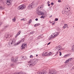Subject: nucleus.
Masks as SVG:
<instances>
[{"label": "nucleus", "instance_id": "obj_1", "mask_svg": "<svg viewBox=\"0 0 74 74\" xmlns=\"http://www.w3.org/2000/svg\"><path fill=\"white\" fill-rule=\"evenodd\" d=\"M15 38H13L10 39L9 40V45H12L13 44H14V46H16V45H18V44H19V42H18L16 43H15Z\"/></svg>", "mask_w": 74, "mask_h": 74}, {"label": "nucleus", "instance_id": "obj_2", "mask_svg": "<svg viewBox=\"0 0 74 74\" xmlns=\"http://www.w3.org/2000/svg\"><path fill=\"white\" fill-rule=\"evenodd\" d=\"M59 34V33L58 32H55L54 33H53L51 35V37L50 38V39H51V38H56L58 35Z\"/></svg>", "mask_w": 74, "mask_h": 74}, {"label": "nucleus", "instance_id": "obj_3", "mask_svg": "<svg viewBox=\"0 0 74 74\" xmlns=\"http://www.w3.org/2000/svg\"><path fill=\"white\" fill-rule=\"evenodd\" d=\"M36 6V5H34L33 3L30 4L28 6V8L29 10H31V8H34Z\"/></svg>", "mask_w": 74, "mask_h": 74}, {"label": "nucleus", "instance_id": "obj_4", "mask_svg": "<svg viewBox=\"0 0 74 74\" xmlns=\"http://www.w3.org/2000/svg\"><path fill=\"white\" fill-rule=\"evenodd\" d=\"M49 73V74H56V71L55 70L52 69L50 71Z\"/></svg>", "mask_w": 74, "mask_h": 74}, {"label": "nucleus", "instance_id": "obj_5", "mask_svg": "<svg viewBox=\"0 0 74 74\" xmlns=\"http://www.w3.org/2000/svg\"><path fill=\"white\" fill-rule=\"evenodd\" d=\"M20 10H24L25 8H26V6L25 5H22L19 6Z\"/></svg>", "mask_w": 74, "mask_h": 74}, {"label": "nucleus", "instance_id": "obj_6", "mask_svg": "<svg viewBox=\"0 0 74 74\" xmlns=\"http://www.w3.org/2000/svg\"><path fill=\"white\" fill-rule=\"evenodd\" d=\"M28 63L29 66H30L32 67V66H33V62L32 60H31L29 61H28Z\"/></svg>", "mask_w": 74, "mask_h": 74}, {"label": "nucleus", "instance_id": "obj_7", "mask_svg": "<svg viewBox=\"0 0 74 74\" xmlns=\"http://www.w3.org/2000/svg\"><path fill=\"white\" fill-rule=\"evenodd\" d=\"M27 46V43H25V44H23L22 45V46H21V49H24L26 48V46Z\"/></svg>", "mask_w": 74, "mask_h": 74}, {"label": "nucleus", "instance_id": "obj_8", "mask_svg": "<svg viewBox=\"0 0 74 74\" xmlns=\"http://www.w3.org/2000/svg\"><path fill=\"white\" fill-rule=\"evenodd\" d=\"M11 60L12 62H15L16 61L18 60V57H17L16 60H15L14 58L13 57L11 58Z\"/></svg>", "mask_w": 74, "mask_h": 74}, {"label": "nucleus", "instance_id": "obj_9", "mask_svg": "<svg viewBox=\"0 0 74 74\" xmlns=\"http://www.w3.org/2000/svg\"><path fill=\"white\" fill-rule=\"evenodd\" d=\"M11 1L12 0H7V4H8V5H10L11 4Z\"/></svg>", "mask_w": 74, "mask_h": 74}, {"label": "nucleus", "instance_id": "obj_10", "mask_svg": "<svg viewBox=\"0 0 74 74\" xmlns=\"http://www.w3.org/2000/svg\"><path fill=\"white\" fill-rule=\"evenodd\" d=\"M38 14L39 15H44V13L42 12L39 11L38 12Z\"/></svg>", "mask_w": 74, "mask_h": 74}, {"label": "nucleus", "instance_id": "obj_11", "mask_svg": "<svg viewBox=\"0 0 74 74\" xmlns=\"http://www.w3.org/2000/svg\"><path fill=\"white\" fill-rule=\"evenodd\" d=\"M71 53L66 54L64 56V58H67V57H68V56H71Z\"/></svg>", "mask_w": 74, "mask_h": 74}, {"label": "nucleus", "instance_id": "obj_12", "mask_svg": "<svg viewBox=\"0 0 74 74\" xmlns=\"http://www.w3.org/2000/svg\"><path fill=\"white\" fill-rule=\"evenodd\" d=\"M42 56H48V52H46V53L44 52L42 54Z\"/></svg>", "mask_w": 74, "mask_h": 74}, {"label": "nucleus", "instance_id": "obj_13", "mask_svg": "<svg viewBox=\"0 0 74 74\" xmlns=\"http://www.w3.org/2000/svg\"><path fill=\"white\" fill-rule=\"evenodd\" d=\"M21 58L22 60H23H23L26 59V57H25L23 56H22L21 57Z\"/></svg>", "mask_w": 74, "mask_h": 74}, {"label": "nucleus", "instance_id": "obj_14", "mask_svg": "<svg viewBox=\"0 0 74 74\" xmlns=\"http://www.w3.org/2000/svg\"><path fill=\"white\" fill-rule=\"evenodd\" d=\"M38 9H40V10H42L43 8V5H42L41 6H39L38 7Z\"/></svg>", "mask_w": 74, "mask_h": 74}, {"label": "nucleus", "instance_id": "obj_15", "mask_svg": "<svg viewBox=\"0 0 74 74\" xmlns=\"http://www.w3.org/2000/svg\"><path fill=\"white\" fill-rule=\"evenodd\" d=\"M11 37V35L10 34L8 35V37L6 38V40H8L9 39V37Z\"/></svg>", "mask_w": 74, "mask_h": 74}, {"label": "nucleus", "instance_id": "obj_16", "mask_svg": "<svg viewBox=\"0 0 74 74\" xmlns=\"http://www.w3.org/2000/svg\"><path fill=\"white\" fill-rule=\"evenodd\" d=\"M68 26V25H67V24H64V26L63 27V29H64L65 28L67 27V26Z\"/></svg>", "mask_w": 74, "mask_h": 74}, {"label": "nucleus", "instance_id": "obj_17", "mask_svg": "<svg viewBox=\"0 0 74 74\" xmlns=\"http://www.w3.org/2000/svg\"><path fill=\"white\" fill-rule=\"evenodd\" d=\"M21 21H27V19H26V18H25L21 19Z\"/></svg>", "mask_w": 74, "mask_h": 74}, {"label": "nucleus", "instance_id": "obj_18", "mask_svg": "<svg viewBox=\"0 0 74 74\" xmlns=\"http://www.w3.org/2000/svg\"><path fill=\"white\" fill-rule=\"evenodd\" d=\"M66 9H67V10H70V7L69 6H66Z\"/></svg>", "mask_w": 74, "mask_h": 74}, {"label": "nucleus", "instance_id": "obj_19", "mask_svg": "<svg viewBox=\"0 0 74 74\" xmlns=\"http://www.w3.org/2000/svg\"><path fill=\"white\" fill-rule=\"evenodd\" d=\"M12 20L13 22H15V21L16 20V19L15 17H14L12 19Z\"/></svg>", "mask_w": 74, "mask_h": 74}, {"label": "nucleus", "instance_id": "obj_20", "mask_svg": "<svg viewBox=\"0 0 74 74\" xmlns=\"http://www.w3.org/2000/svg\"><path fill=\"white\" fill-rule=\"evenodd\" d=\"M25 73L23 72L22 71H20L19 73V74H25Z\"/></svg>", "mask_w": 74, "mask_h": 74}, {"label": "nucleus", "instance_id": "obj_21", "mask_svg": "<svg viewBox=\"0 0 74 74\" xmlns=\"http://www.w3.org/2000/svg\"><path fill=\"white\" fill-rule=\"evenodd\" d=\"M32 19H30L28 23H29V24H30V23H32Z\"/></svg>", "mask_w": 74, "mask_h": 74}, {"label": "nucleus", "instance_id": "obj_22", "mask_svg": "<svg viewBox=\"0 0 74 74\" xmlns=\"http://www.w3.org/2000/svg\"><path fill=\"white\" fill-rule=\"evenodd\" d=\"M52 55V53L51 52H50L49 53H48V56H51Z\"/></svg>", "mask_w": 74, "mask_h": 74}, {"label": "nucleus", "instance_id": "obj_23", "mask_svg": "<svg viewBox=\"0 0 74 74\" xmlns=\"http://www.w3.org/2000/svg\"><path fill=\"white\" fill-rule=\"evenodd\" d=\"M72 51L73 52H74V45L73 46L72 48Z\"/></svg>", "mask_w": 74, "mask_h": 74}, {"label": "nucleus", "instance_id": "obj_24", "mask_svg": "<svg viewBox=\"0 0 74 74\" xmlns=\"http://www.w3.org/2000/svg\"><path fill=\"white\" fill-rule=\"evenodd\" d=\"M39 24H36L34 25V26L35 27H37V26H39Z\"/></svg>", "mask_w": 74, "mask_h": 74}, {"label": "nucleus", "instance_id": "obj_25", "mask_svg": "<svg viewBox=\"0 0 74 74\" xmlns=\"http://www.w3.org/2000/svg\"><path fill=\"white\" fill-rule=\"evenodd\" d=\"M57 49H58V51L60 50V46H59V47H58L57 48Z\"/></svg>", "mask_w": 74, "mask_h": 74}, {"label": "nucleus", "instance_id": "obj_26", "mask_svg": "<svg viewBox=\"0 0 74 74\" xmlns=\"http://www.w3.org/2000/svg\"><path fill=\"white\" fill-rule=\"evenodd\" d=\"M19 36V32H18L17 34H16L15 36V38H16L18 36Z\"/></svg>", "mask_w": 74, "mask_h": 74}, {"label": "nucleus", "instance_id": "obj_27", "mask_svg": "<svg viewBox=\"0 0 74 74\" xmlns=\"http://www.w3.org/2000/svg\"><path fill=\"white\" fill-rule=\"evenodd\" d=\"M62 13L63 14H66V11H62Z\"/></svg>", "mask_w": 74, "mask_h": 74}, {"label": "nucleus", "instance_id": "obj_28", "mask_svg": "<svg viewBox=\"0 0 74 74\" xmlns=\"http://www.w3.org/2000/svg\"><path fill=\"white\" fill-rule=\"evenodd\" d=\"M44 18H45V16H42L40 17V18H43V19H44Z\"/></svg>", "mask_w": 74, "mask_h": 74}, {"label": "nucleus", "instance_id": "obj_29", "mask_svg": "<svg viewBox=\"0 0 74 74\" xmlns=\"http://www.w3.org/2000/svg\"><path fill=\"white\" fill-rule=\"evenodd\" d=\"M0 9H1V10H4V8H2L1 6H0Z\"/></svg>", "mask_w": 74, "mask_h": 74}, {"label": "nucleus", "instance_id": "obj_30", "mask_svg": "<svg viewBox=\"0 0 74 74\" xmlns=\"http://www.w3.org/2000/svg\"><path fill=\"white\" fill-rule=\"evenodd\" d=\"M59 51H57L56 53V55H58V53H59Z\"/></svg>", "mask_w": 74, "mask_h": 74}, {"label": "nucleus", "instance_id": "obj_31", "mask_svg": "<svg viewBox=\"0 0 74 74\" xmlns=\"http://www.w3.org/2000/svg\"><path fill=\"white\" fill-rule=\"evenodd\" d=\"M69 60H67L66 61L65 63H69Z\"/></svg>", "mask_w": 74, "mask_h": 74}, {"label": "nucleus", "instance_id": "obj_32", "mask_svg": "<svg viewBox=\"0 0 74 74\" xmlns=\"http://www.w3.org/2000/svg\"><path fill=\"white\" fill-rule=\"evenodd\" d=\"M71 60H72V58H70L68 59V60L69 61H71Z\"/></svg>", "mask_w": 74, "mask_h": 74}, {"label": "nucleus", "instance_id": "obj_33", "mask_svg": "<svg viewBox=\"0 0 74 74\" xmlns=\"http://www.w3.org/2000/svg\"><path fill=\"white\" fill-rule=\"evenodd\" d=\"M30 58H33V56L32 55H31L30 56Z\"/></svg>", "mask_w": 74, "mask_h": 74}, {"label": "nucleus", "instance_id": "obj_34", "mask_svg": "<svg viewBox=\"0 0 74 74\" xmlns=\"http://www.w3.org/2000/svg\"><path fill=\"white\" fill-rule=\"evenodd\" d=\"M59 53H60V56H62V52H59Z\"/></svg>", "mask_w": 74, "mask_h": 74}, {"label": "nucleus", "instance_id": "obj_35", "mask_svg": "<svg viewBox=\"0 0 74 74\" xmlns=\"http://www.w3.org/2000/svg\"><path fill=\"white\" fill-rule=\"evenodd\" d=\"M58 21V18H56L55 19V21Z\"/></svg>", "mask_w": 74, "mask_h": 74}, {"label": "nucleus", "instance_id": "obj_36", "mask_svg": "<svg viewBox=\"0 0 74 74\" xmlns=\"http://www.w3.org/2000/svg\"><path fill=\"white\" fill-rule=\"evenodd\" d=\"M33 33V32H31L30 33V34H32Z\"/></svg>", "mask_w": 74, "mask_h": 74}, {"label": "nucleus", "instance_id": "obj_37", "mask_svg": "<svg viewBox=\"0 0 74 74\" xmlns=\"http://www.w3.org/2000/svg\"><path fill=\"white\" fill-rule=\"evenodd\" d=\"M61 1L60 0H58V2L59 3H60V2H61Z\"/></svg>", "mask_w": 74, "mask_h": 74}, {"label": "nucleus", "instance_id": "obj_38", "mask_svg": "<svg viewBox=\"0 0 74 74\" xmlns=\"http://www.w3.org/2000/svg\"><path fill=\"white\" fill-rule=\"evenodd\" d=\"M61 67L62 68H64V67L65 66L64 65H62L61 66Z\"/></svg>", "mask_w": 74, "mask_h": 74}, {"label": "nucleus", "instance_id": "obj_39", "mask_svg": "<svg viewBox=\"0 0 74 74\" xmlns=\"http://www.w3.org/2000/svg\"><path fill=\"white\" fill-rule=\"evenodd\" d=\"M51 4L52 5H53L54 3H51Z\"/></svg>", "mask_w": 74, "mask_h": 74}, {"label": "nucleus", "instance_id": "obj_40", "mask_svg": "<svg viewBox=\"0 0 74 74\" xmlns=\"http://www.w3.org/2000/svg\"><path fill=\"white\" fill-rule=\"evenodd\" d=\"M51 23H52V25H54V24H55V23H53V22H52Z\"/></svg>", "mask_w": 74, "mask_h": 74}, {"label": "nucleus", "instance_id": "obj_41", "mask_svg": "<svg viewBox=\"0 0 74 74\" xmlns=\"http://www.w3.org/2000/svg\"><path fill=\"white\" fill-rule=\"evenodd\" d=\"M38 18H36V19H35V20L36 21H38Z\"/></svg>", "mask_w": 74, "mask_h": 74}, {"label": "nucleus", "instance_id": "obj_42", "mask_svg": "<svg viewBox=\"0 0 74 74\" xmlns=\"http://www.w3.org/2000/svg\"><path fill=\"white\" fill-rule=\"evenodd\" d=\"M47 4H49V3H50V2H49V1H48L47 2Z\"/></svg>", "mask_w": 74, "mask_h": 74}, {"label": "nucleus", "instance_id": "obj_43", "mask_svg": "<svg viewBox=\"0 0 74 74\" xmlns=\"http://www.w3.org/2000/svg\"><path fill=\"white\" fill-rule=\"evenodd\" d=\"M51 44V42H50L49 43H48V44H47V45H49V44Z\"/></svg>", "mask_w": 74, "mask_h": 74}, {"label": "nucleus", "instance_id": "obj_44", "mask_svg": "<svg viewBox=\"0 0 74 74\" xmlns=\"http://www.w3.org/2000/svg\"><path fill=\"white\" fill-rule=\"evenodd\" d=\"M40 38H41V37H38V39H40Z\"/></svg>", "mask_w": 74, "mask_h": 74}, {"label": "nucleus", "instance_id": "obj_45", "mask_svg": "<svg viewBox=\"0 0 74 74\" xmlns=\"http://www.w3.org/2000/svg\"><path fill=\"white\" fill-rule=\"evenodd\" d=\"M8 27V25H7L6 26V27Z\"/></svg>", "mask_w": 74, "mask_h": 74}, {"label": "nucleus", "instance_id": "obj_46", "mask_svg": "<svg viewBox=\"0 0 74 74\" xmlns=\"http://www.w3.org/2000/svg\"><path fill=\"white\" fill-rule=\"evenodd\" d=\"M48 6L49 7V6H50V4H48Z\"/></svg>", "mask_w": 74, "mask_h": 74}, {"label": "nucleus", "instance_id": "obj_47", "mask_svg": "<svg viewBox=\"0 0 74 74\" xmlns=\"http://www.w3.org/2000/svg\"><path fill=\"white\" fill-rule=\"evenodd\" d=\"M49 23H52V22H51V21H49Z\"/></svg>", "mask_w": 74, "mask_h": 74}, {"label": "nucleus", "instance_id": "obj_48", "mask_svg": "<svg viewBox=\"0 0 74 74\" xmlns=\"http://www.w3.org/2000/svg\"><path fill=\"white\" fill-rule=\"evenodd\" d=\"M73 70H74V66H73Z\"/></svg>", "mask_w": 74, "mask_h": 74}, {"label": "nucleus", "instance_id": "obj_49", "mask_svg": "<svg viewBox=\"0 0 74 74\" xmlns=\"http://www.w3.org/2000/svg\"><path fill=\"white\" fill-rule=\"evenodd\" d=\"M19 35L20 34V33H21V32L20 31H19Z\"/></svg>", "mask_w": 74, "mask_h": 74}, {"label": "nucleus", "instance_id": "obj_50", "mask_svg": "<svg viewBox=\"0 0 74 74\" xmlns=\"http://www.w3.org/2000/svg\"><path fill=\"white\" fill-rule=\"evenodd\" d=\"M36 56L37 57V56H38V55H37V54H36Z\"/></svg>", "mask_w": 74, "mask_h": 74}, {"label": "nucleus", "instance_id": "obj_51", "mask_svg": "<svg viewBox=\"0 0 74 74\" xmlns=\"http://www.w3.org/2000/svg\"><path fill=\"white\" fill-rule=\"evenodd\" d=\"M36 11H38V10L37 9H36Z\"/></svg>", "mask_w": 74, "mask_h": 74}, {"label": "nucleus", "instance_id": "obj_52", "mask_svg": "<svg viewBox=\"0 0 74 74\" xmlns=\"http://www.w3.org/2000/svg\"><path fill=\"white\" fill-rule=\"evenodd\" d=\"M22 63V62H19V63Z\"/></svg>", "mask_w": 74, "mask_h": 74}, {"label": "nucleus", "instance_id": "obj_53", "mask_svg": "<svg viewBox=\"0 0 74 74\" xmlns=\"http://www.w3.org/2000/svg\"><path fill=\"white\" fill-rule=\"evenodd\" d=\"M49 17L50 18H51V17H52V15H51V16H50Z\"/></svg>", "mask_w": 74, "mask_h": 74}, {"label": "nucleus", "instance_id": "obj_54", "mask_svg": "<svg viewBox=\"0 0 74 74\" xmlns=\"http://www.w3.org/2000/svg\"><path fill=\"white\" fill-rule=\"evenodd\" d=\"M19 43H20V42H19Z\"/></svg>", "mask_w": 74, "mask_h": 74}, {"label": "nucleus", "instance_id": "obj_55", "mask_svg": "<svg viewBox=\"0 0 74 74\" xmlns=\"http://www.w3.org/2000/svg\"><path fill=\"white\" fill-rule=\"evenodd\" d=\"M73 27L74 28V26H73Z\"/></svg>", "mask_w": 74, "mask_h": 74}]
</instances>
